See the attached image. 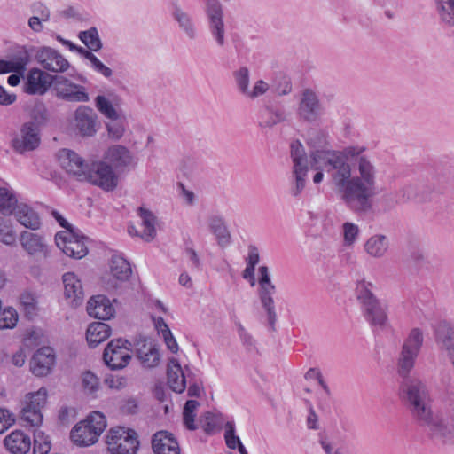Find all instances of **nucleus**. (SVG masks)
Wrapping results in <instances>:
<instances>
[{
	"instance_id": "nucleus-5",
	"label": "nucleus",
	"mask_w": 454,
	"mask_h": 454,
	"mask_svg": "<svg viewBox=\"0 0 454 454\" xmlns=\"http://www.w3.org/2000/svg\"><path fill=\"white\" fill-rule=\"evenodd\" d=\"M290 154L293 162L290 193L294 197H298L306 186L309 160L305 148L299 140L291 143Z\"/></svg>"
},
{
	"instance_id": "nucleus-18",
	"label": "nucleus",
	"mask_w": 454,
	"mask_h": 454,
	"mask_svg": "<svg viewBox=\"0 0 454 454\" xmlns=\"http://www.w3.org/2000/svg\"><path fill=\"white\" fill-rule=\"evenodd\" d=\"M56 96L68 102H89L90 97L86 88L73 82L64 76H56L54 81Z\"/></svg>"
},
{
	"instance_id": "nucleus-10",
	"label": "nucleus",
	"mask_w": 454,
	"mask_h": 454,
	"mask_svg": "<svg viewBox=\"0 0 454 454\" xmlns=\"http://www.w3.org/2000/svg\"><path fill=\"white\" fill-rule=\"evenodd\" d=\"M86 238L77 229H67L59 231L55 236L57 247L72 258L81 259L88 254L85 245Z\"/></svg>"
},
{
	"instance_id": "nucleus-58",
	"label": "nucleus",
	"mask_w": 454,
	"mask_h": 454,
	"mask_svg": "<svg viewBox=\"0 0 454 454\" xmlns=\"http://www.w3.org/2000/svg\"><path fill=\"white\" fill-rule=\"evenodd\" d=\"M235 325L237 327V332L239 337L245 348L247 350H252L255 347V341L252 335L246 330L244 325L240 323V321H235Z\"/></svg>"
},
{
	"instance_id": "nucleus-60",
	"label": "nucleus",
	"mask_w": 454,
	"mask_h": 454,
	"mask_svg": "<svg viewBox=\"0 0 454 454\" xmlns=\"http://www.w3.org/2000/svg\"><path fill=\"white\" fill-rule=\"evenodd\" d=\"M15 422L14 415L6 409H0V434H3Z\"/></svg>"
},
{
	"instance_id": "nucleus-50",
	"label": "nucleus",
	"mask_w": 454,
	"mask_h": 454,
	"mask_svg": "<svg viewBox=\"0 0 454 454\" xmlns=\"http://www.w3.org/2000/svg\"><path fill=\"white\" fill-rule=\"evenodd\" d=\"M372 287V284L371 282H367L365 280H361L357 282L356 288V297L359 300L362 307L369 302L377 300V298L374 296L371 290Z\"/></svg>"
},
{
	"instance_id": "nucleus-44",
	"label": "nucleus",
	"mask_w": 454,
	"mask_h": 454,
	"mask_svg": "<svg viewBox=\"0 0 454 454\" xmlns=\"http://www.w3.org/2000/svg\"><path fill=\"white\" fill-rule=\"evenodd\" d=\"M439 17L449 26L454 25V0H435Z\"/></svg>"
},
{
	"instance_id": "nucleus-6",
	"label": "nucleus",
	"mask_w": 454,
	"mask_h": 454,
	"mask_svg": "<svg viewBox=\"0 0 454 454\" xmlns=\"http://www.w3.org/2000/svg\"><path fill=\"white\" fill-rule=\"evenodd\" d=\"M423 343V334L414 328L404 340L397 358V372L402 377H407L415 365L416 359Z\"/></svg>"
},
{
	"instance_id": "nucleus-16",
	"label": "nucleus",
	"mask_w": 454,
	"mask_h": 454,
	"mask_svg": "<svg viewBox=\"0 0 454 454\" xmlns=\"http://www.w3.org/2000/svg\"><path fill=\"white\" fill-rule=\"evenodd\" d=\"M129 263L121 255L114 254L111 258L110 270L102 278L103 286L106 290L117 289L128 281L131 275Z\"/></svg>"
},
{
	"instance_id": "nucleus-7",
	"label": "nucleus",
	"mask_w": 454,
	"mask_h": 454,
	"mask_svg": "<svg viewBox=\"0 0 454 454\" xmlns=\"http://www.w3.org/2000/svg\"><path fill=\"white\" fill-rule=\"evenodd\" d=\"M258 284V296L262 307L266 311L270 329L274 331L275 324L278 318L275 309V301L273 299V295L276 293V286L270 279L269 269L267 266L259 267Z\"/></svg>"
},
{
	"instance_id": "nucleus-9",
	"label": "nucleus",
	"mask_w": 454,
	"mask_h": 454,
	"mask_svg": "<svg viewBox=\"0 0 454 454\" xmlns=\"http://www.w3.org/2000/svg\"><path fill=\"white\" fill-rule=\"evenodd\" d=\"M27 53L28 56H33L46 71L65 73L70 67L68 60L60 52L50 46H33L27 50Z\"/></svg>"
},
{
	"instance_id": "nucleus-26",
	"label": "nucleus",
	"mask_w": 454,
	"mask_h": 454,
	"mask_svg": "<svg viewBox=\"0 0 454 454\" xmlns=\"http://www.w3.org/2000/svg\"><path fill=\"white\" fill-rule=\"evenodd\" d=\"M171 15L177 24L179 30L187 39L195 40L198 37V28L192 16L178 4H172Z\"/></svg>"
},
{
	"instance_id": "nucleus-64",
	"label": "nucleus",
	"mask_w": 454,
	"mask_h": 454,
	"mask_svg": "<svg viewBox=\"0 0 454 454\" xmlns=\"http://www.w3.org/2000/svg\"><path fill=\"white\" fill-rule=\"evenodd\" d=\"M26 359L27 354L25 352V348L22 347L13 354L12 362L15 366L21 367L24 365Z\"/></svg>"
},
{
	"instance_id": "nucleus-13",
	"label": "nucleus",
	"mask_w": 454,
	"mask_h": 454,
	"mask_svg": "<svg viewBox=\"0 0 454 454\" xmlns=\"http://www.w3.org/2000/svg\"><path fill=\"white\" fill-rule=\"evenodd\" d=\"M130 343L122 339L111 340L105 348L103 359L112 370H121L126 367L130 359Z\"/></svg>"
},
{
	"instance_id": "nucleus-52",
	"label": "nucleus",
	"mask_w": 454,
	"mask_h": 454,
	"mask_svg": "<svg viewBox=\"0 0 454 454\" xmlns=\"http://www.w3.org/2000/svg\"><path fill=\"white\" fill-rule=\"evenodd\" d=\"M95 106L97 109L108 120L117 118L120 113L114 107L112 103L102 95H98L95 98Z\"/></svg>"
},
{
	"instance_id": "nucleus-56",
	"label": "nucleus",
	"mask_w": 454,
	"mask_h": 454,
	"mask_svg": "<svg viewBox=\"0 0 454 454\" xmlns=\"http://www.w3.org/2000/svg\"><path fill=\"white\" fill-rule=\"evenodd\" d=\"M82 387L88 394H94L99 388L98 378L91 372H86L82 374Z\"/></svg>"
},
{
	"instance_id": "nucleus-25",
	"label": "nucleus",
	"mask_w": 454,
	"mask_h": 454,
	"mask_svg": "<svg viewBox=\"0 0 454 454\" xmlns=\"http://www.w3.org/2000/svg\"><path fill=\"white\" fill-rule=\"evenodd\" d=\"M20 243L23 250L30 256H42L48 254L45 237L35 232L22 231Z\"/></svg>"
},
{
	"instance_id": "nucleus-2",
	"label": "nucleus",
	"mask_w": 454,
	"mask_h": 454,
	"mask_svg": "<svg viewBox=\"0 0 454 454\" xmlns=\"http://www.w3.org/2000/svg\"><path fill=\"white\" fill-rule=\"evenodd\" d=\"M402 398L412 417L418 421L428 419L430 394L427 384L419 379H409L402 386Z\"/></svg>"
},
{
	"instance_id": "nucleus-55",
	"label": "nucleus",
	"mask_w": 454,
	"mask_h": 454,
	"mask_svg": "<svg viewBox=\"0 0 454 454\" xmlns=\"http://www.w3.org/2000/svg\"><path fill=\"white\" fill-rule=\"evenodd\" d=\"M224 439L228 448L235 450L240 443V439L235 434V425L228 421L224 426Z\"/></svg>"
},
{
	"instance_id": "nucleus-32",
	"label": "nucleus",
	"mask_w": 454,
	"mask_h": 454,
	"mask_svg": "<svg viewBox=\"0 0 454 454\" xmlns=\"http://www.w3.org/2000/svg\"><path fill=\"white\" fill-rule=\"evenodd\" d=\"M16 221L27 229L36 231L41 227L39 215L28 205L18 203L12 212Z\"/></svg>"
},
{
	"instance_id": "nucleus-35",
	"label": "nucleus",
	"mask_w": 454,
	"mask_h": 454,
	"mask_svg": "<svg viewBox=\"0 0 454 454\" xmlns=\"http://www.w3.org/2000/svg\"><path fill=\"white\" fill-rule=\"evenodd\" d=\"M207 226L211 233L216 239L220 247H226L231 243V233L226 226L224 219L219 215H211L207 218Z\"/></svg>"
},
{
	"instance_id": "nucleus-47",
	"label": "nucleus",
	"mask_w": 454,
	"mask_h": 454,
	"mask_svg": "<svg viewBox=\"0 0 454 454\" xmlns=\"http://www.w3.org/2000/svg\"><path fill=\"white\" fill-rule=\"evenodd\" d=\"M125 118L121 115L109 119L106 124L108 137L115 141L120 140L125 133Z\"/></svg>"
},
{
	"instance_id": "nucleus-63",
	"label": "nucleus",
	"mask_w": 454,
	"mask_h": 454,
	"mask_svg": "<svg viewBox=\"0 0 454 454\" xmlns=\"http://www.w3.org/2000/svg\"><path fill=\"white\" fill-rule=\"evenodd\" d=\"M259 260H260V256H259V251H258L257 247L254 246H250L248 247V254L246 259L247 265L255 268V266L259 262Z\"/></svg>"
},
{
	"instance_id": "nucleus-27",
	"label": "nucleus",
	"mask_w": 454,
	"mask_h": 454,
	"mask_svg": "<svg viewBox=\"0 0 454 454\" xmlns=\"http://www.w3.org/2000/svg\"><path fill=\"white\" fill-rule=\"evenodd\" d=\"M435 343L454 367V326L440 324L435 330Z\"/></svg>"
},
{
	"instance_id": "nucleus-49",
	"label": "nucleus",
	"mask_w": 454,
	"mask_h": 454,
	"mask_svg": "<svg viewBox=\"0 0 454 454\" xmlns=\"http://www.w3.org/2000/svg\"><path fill=\"white\" fill-rule=\"evenodd\" d=\"M199 402L195 400H188L184 407L183 420L184 424L189 430H195L197 426L195 424L196 410L199 407Z\"/></svg>"
},
{
	"instance_id": "nucleus-40",
	"label": "nucleus",
	"mask_w": 454,
	"mask_h": 454,
	"mask_svg": "<svg viewBox=\"0 0 454 454\" xmlns=\"http://www.w3.org/2000/svg\"><path fill=\"white\" fill-rule=\"evenodd\" d=\"M18 203L16 194L11 188L0 187V213L3 215H12Z\"/></svg>"
},
{
	"instance_id": "nucleus-37",
	"label": "nucleus",
	"mask_w": 454,
	"mask_h": 454,
	"mask_svg": "<svg viewBox=\"0 0 454 454\" xmlns=\"http://www.w3.org/2000/svg\"><path fill=\"white\" fill-rule=\"evenodd\" d=\"M112 333L111 327L103 322H94L89 325L86 331V340L90 348H95L106 340Z\"/></svg>"
},
{
	"instance_id": "nucleus-19",
	"label": "nucleus",
	"mask_w": 454,
	"mask_h": 454,
	"mask_svg": "<svg viewBox=\"0 0 454 454\" xmlns=\"http://www.w3.org/2000/svg\"><path fill=\"white\" fill-rule=\"evenodd\" d=\"M39 144V131L34 122L24 123L12 140L13 150L20 154L35 150Z\"/></svg>"
},
{
	"instance_id": "nucleus-15",
	"label": "nucleus",
	"mask_w": 454,
	"mask_h": 454,
	"mask_svg": "<svg viewBox=\"0 0 454 454\" xmlns=\"http://www.w3.org/2000/svg\"><path fill=\"white\" fill-rule=\"evenodd\" d=\"M103 160L118 172L129 171L137 165L133 153L121 145H112L103 153Z\"/></svg>"
},
{
	"instance_id": "nucleus-12",
	"label": "nucleus",
	"mask_w": 454,
	"mask_h": 454,
	"mask_svg": "<svg viewBox=\"0 0 454 454\" xmlns=\"http://www.w3.org/2000/svg\"><path fill=\"white\" fill-rule=\"evenodd\" d=\"M233 77L238 91L249 100L266 95L270 89V84L262 79L256 80L250 87V71L247 67H241L234 71Z\"/></svg>"
},
{
	"instance_id": "nucleus-39",
	"label": "nucleus",
	"mask_w": 454,
	"mask_h": 454,
	"mask_svg": "<svg viewBox=\"0 0 454 454\" xmlns=\"http://www.w3.org/2000/svg\"><path fill=\"white\" fill-rule=\"evenodd\" d=\"M138 215L142 220L143 226L141 239L147 242L152 241L156 236V217L151 211L144 207L138 208Z\"/></svg>"
},
{
	"instance_id": "nucleus-46",
	"label": "nucleus",
	"mask_w": 454,
	"mask_h": 454,
	"mask_svg": "<svg viewBox=\"0 0 454 454\" xmlns=\"http://www.w3.org/2000/svg\"><path fill=\"white\" fill-rule=\"evenodd\" d=\"M20 303L27 317H32L37 311V296L30 291H24L20 296Z\"/></svg>"
},
{
	"instance_id": "nucleus-43",
	"label": "nucleus",
	"mask_w": 454,
	"mask_h": 454,
	"mask_svg": "<svg viewBox=\"0 0 454 454\" xmlns=\"http://www.w3.org/2000/svg\"><path fill=\"white\" fill-rule=\"evenodd\" d=\"M47 389L41 387L37 391L27 393L24 396L23 404L42 411L47 403Z\"/></svg>"
},
{
	"instance_id": "nucleus-31",
	"label": "nucleus",
	"mask_w": 454,
	"mask_h": 454,
	"mask_svg": "<svg viewBox=\"0 0 454 454\" xmlns=\"http://www.w3.org/2000/svg\"><path fill=\"white\" fill-rule=\"evenodd\" d=\"M365 320L373 327L383 328L387 322V309L378 299L362 307Z\"/></svg>"
},
{
	"instance_id": "nucleus-8",
	"label": "nucleus",
	"mask_w": 454,
	"mask_h": 454,
	"mask_svg": "<svg viewBox=\"0 0 454 454\" xmlns=\"http://www.w3.org/2000/svg\"><path fill=\"white\" fill-rule=\"evenodd\" d=\"M83 181L106 192H112L118 186L119 178L112 166L103 160L93 161L89 165Z\"/></svg>"
},
{
	"instance_id": "nucleus-29",
	"label": "nucleus",
	"mask_w": 454,
	"mask_h": 454,
	"mask_svg": "<svg viewBox=\"0 0 454 454\" xmlns=\"http://www.w3.org/2000/svg\"><path fill=\"white\" fill-rule=\"evenodd\" d=\"M87 312L95 318L108 320L114 314V308L104 295L92 296L87 303Z\"/></svg>"
},
{
	"instance_id": "nucleus-61",
	"label": "nucleus",
	"mask_w": 454,
	"mask_h": 454,
	"mask_svg": "<svg viewBox=\"0 0 454 454\" xmlns=\"http://www.w3.org/2000/svg\"><path fill=\"white\" fill-rule=\"evenodd\" d=\"M33 12L37 14L35 17H39V19L44 22L50 20L51 12L49 8L42 3L35 4L33 6Z\"/></svg>"
},
{
	"instance_id": "nucleus-51",
	"label": "nucleus",
	"mask_w": 454,
	"mask_h": 454,
	"mask_svg": "<svg viewBox=\"0 0 454 454\" xmlns=\"http://www.w3.org/2000/svg\"><path fill=\"white\" fill-rule=\"evenodd\" d=\"M20 414L21 419L31 427H38L43 422L42 411L28 405L23 404Z\"/></svg>"
},
{
	"instance_id": "nucleus-48",
	"label": "nucleus",
	"mask_w": 454,
	"mask_h": 454,
	"mask_svg": "<svg viewBox=\"0 0 454 454\" xmlns=\"http://www.w3.org/2000/svg\"><path fill=\"white\" fill-rule=\"evenodd\" d=\"M51 449L50 437L41 430H35L34 433V454H47Z\"/></svg>"
},
{
	"instance_id": "nucleus-24",
	"label": "nucleus",
	"mask_w": 454,
	"mask_h": 454,
	"mask_svg": "<svg viewBox=\"0 0 454 454\" xmlns=\"http://www.w3.org/2000/svg\"><path fill=\"white\" fill-rule=\"evenodd\" d=\"M55 364V354L50 347L39 348L30 361V369L34 375L43 377L48 375Z\"/></svg>"
},
{
	"instance_id": "nucleus-17",
	"label": "nucleus",
	"mask_w": 454,
	"mask_h": 454,
	"mask_svg": "<svg viewBox=\"0 0 454 454\" xmlns=\"http://www.w3.org/2000/svg\"><path fill=\"white\" fill-rule=\"evenodd\" d=\"M297 114L304 121L314 122L323 114V106L317 94L311 89H305L300 95Z\"/></svg>"
},
{
	"instance_id": "nucleus-54",
	"label": "nucleus",
	"mask_w": 454,
	"mask_h": 454,
	"mask_svg": "<svg viewBox=\"0 0 454 454\" xmlns=\"http://www.w3.org/2000/svg\"><path fill=\"white\" fill-rule=\"evenodd\" d=\"M19 316L15 309L9 307L0 312V329H12L18 323Z\"/></svg>"
},
{
	"instance_id": "nucleus-36",
	"label": "nucleus",
	"mask_w": 454,
	"mask_h": 454,
	"mask_svg": "<svg viewBox=\"0 0 454 454\" xmlns=\"http://www.w3.org/2000/svg\"><path fill=\"white\" fill-rule=\"evenodd\" d=\"M167 374L170 388L176 393H183L186 387V380L182 367L176 359H169Z\"/></svg>"
},
{
	"instance_id": "nucleus-34",
	"label": "nucleus",
	"mask_w": 454,
	"mask_h": 454,
	"mask_svg": "<svg viewBox=\"0 0 454 454\" xmlns=\"http://www.w3.org/2000/svg\"><path fill=\"white\" fill-rule=\"evenodd\" d=\"M427 421H419L420 424L427 426L432 434L440 438L450 440L454 437V425L442 418L434 417L432 411H429Z\"/></svg>"
},
{
	"instance_id": "nucleus-21",
	"label": "nucleus",
	"mask_w": 454,
	"mask_h": 454,
	"mask_svg": "<svg viewBox=\"0 0 454 454\" xmlns=\"http://www.w3.org/2000/svg\"><path fill=\"white\" fill-rule=\"evenodd\" d=\"M64 296L73 308L80 306L84 300V290L82 280L74 272H66L62 276Z\"/></svg>"
},
{
	"instance_id": "nucleus-53",
	"label": "nucleus",
	"mask_w": 454,
	"mask_h": 454,
	"mask_svg": "<svg viewBox=\"0 0 454 454\" xmlns=\"http://www.w3.org/2000/svg\"><path fill=\"white\" fill-rule=\"evenodd\" d=\"M342 231H343V244L345 247H353L354 244L357 241L359 234H360V229L358 225L346 222L342 225Z\"/></svg>"
},
{
	"instance_id": "nucleus-1",
	"label": "nucleus",
	"mask_w": 454,
	"mask_h": 454,
	"mask_svg": "<svg viewBox=\"0 0 454 454\" xmlns=\"http://www.w3.org/2000/svg\"><path fill=\"white\" fill-rule=\"evenodd\" d=\"M307 144L313 166L325 170L331 187L342 202L354 212L369 211L377 191L378 171L372 160L364 154L365 147L333 150L324 130L310 132Z\"/></svg>"
},
{
	"instance_id": "nucleus-57",
	"label": "nucleus",
	"mask_w": 454,
	"mask_h": 454,
	"mask_svg": "<svg viewBox=\"0 0 454 454\" xmlns=\"http://www.w3.org/2000/svg\"><path fill=\"white\" fill-rule=\"evenodd\" d=\"M90 67L97 73L103 75L105 78L110 79L113 75V71L110 67H106L96 55H88Z\"/></svg>"
},
{
	"instance_id": "nucleus-23",
	"label": "nucleus",
	"mask_w": 454,
	"mask_h": 454,
	"mask_svg": "<svg viewBox=\"0 0 454 454\" xmlns=\"http://www.w3.org/2000/svg\"><path fill=\"white\" fill-rule=\"evenodd\" d=\"M390 239L383 233L370 236L364 243L363 249L365 254L374 260H381L387 256L390 251Z\"/></svg>"
},
{
	"instance_id": "nucleus-45",
	"label": "nucleus",
	"mask_w": 454,
	"mask_h": 454,
	"mask_svg": "<svg viewBox=\"0 0 454 454\" xmlns=\"http://www.w3.org/2000/svg\"><path fill=\"white\" fill-rule=\"evenodd\" d=\"M79 38L90 51H98L102 48L98 29L94 27L80 32Z\"/></svg>"
},
{
	"instance_id": "nucleus-38",
	"label": "nucleus",
	"mask_w": 454,
	"mask_h": 454,
	"mask_svg": "<svg viewBox=\"0 0 454 454\" xmlns=\"http://www.w3.org/2000/svg\"><path fill=\"white\" fill-rule=\"evenodd\" d=\"M285 111L280 107L266 106L260 114L259 125L262 128L273 126L286 121Z\"/></svg>"
},
{
	"instance_id": "nucleus-42",
	"label": "nucleus",
	"mask_w": 454,
	"mask_h": 454,
	"mask_svg": "<svg viewBox=\"0 0 454 454\" xmlns=\"http://www.w3.org/2000/svg\"><path fill=\"white\" fill-rule=\"evenodd\" d=\"M28 60L27 51H26L23 55H20L14 59L0 60V74L22 72L27 65Z\"/></svg>"
},
{
	"instance_id": "nucleus-3",
	"label": "nucleus",
	"mask_w": 454,
	"mask_h": 454,
	"mask_svg": "<svg viewBox=\"0 0 454 454\" xmlns=\"http://www.w3.org/2000/svg\"><path fill=\"white\" fill-rule=\"evenodd\" d=\"M106 427V419L99 411L91 412L84 420L78 422L70 432V438L78 447L95 444Z\"/></svg>"
},
{
	"instance_id": "nucleus-33",
	"label": "nucleus",
	"mask_w": 454,
	"mask_h": 454,
	"mask_svg": "<svg viewBox=\"0 0 454 454\" xmlns=\"http://www.w3.org/2000/svg\"><path fill=\"white\" fill-rule=\"evenodd\" d=\"M4 444L12 454H26L31 448V439L23 431L14 430L5 436Z\"/></svg>"
},
{
	"instance_id": "nucleus-4",
	"label": "nucleus",
	"mask_w": 454,
	"mask_h": 454,
	"mask_svg": "<svg viewBox=\"0 0 454 454\" xmlns=\"http://www.w3.org/2000/svg\"><path fill=\"white\" fill-rule=\"evenodd\" d=\"M106 444L109 454H137L140 443L133 429L115 427L107 431Z\"/></svg>"
},
{
	"instance_id": "nucleus-20",
	"label": "nucleus",
	"mask_w": 454,
	"mask_h": 454,
	"mask_svg": "<svg viewBox=\"0 0 454 454\" xmlns=\"http://www.w3.org/2000/svg\"><path fill=\"white\" fill-rule=\"evenodd\" d=\"M59 160L61 167L79 181H83L89 165L75 152L70 149H62L59 153Z\"/></svg>"
},
{
	"instance_id": "nucleus-11",
	"label": "nucleus",
	"mask_w": 454,
	"mask_h": 454,
	"mask_svg": "<svg viewBox=\"0 0 454 454\" xmlns=\"http://www.w3.org/2000/svg\"><path fill=\"white\" fill-rule=\"evenodd\" d=\"M71 126L76 135L91 137L99 128L98 114L88 106H79L74 112Z\"/></svg>"
},
{
	"instance_id": "nucleus-30",
	"label": "nucleus",
	"mask_w": 454,
	"mask_h": 454,
	"mask_svg": "<svg viewBox=\"0 0 454 454\" xmlns=\"http://www.w3.org/2000/svg\"><path fill=\"white\" fill-rule=\"evenodd\" d=\"M152 447L155 454H181L178 442L167 431H159L153 434Z\"/></svg>"
},
{
	"instance_id": "nucleus-59",
	"label": "nucleus",
	"mask_w": 454,
	"mask_h": 454,
	"mask_svg": "<svg viewBox=\"0 0 454 454\" xmlns=\"http://www.w3.org/2000/svg\"><path fill=\"white\" fill-rule=\"evenodd\" d=\"M104 382L109 388L115 390L122 389L127 386L126 377L119 375H106Z\"/></svg>"
},
{
	"instance_id": "nucleus-41",
	"label": "nucleus",
	"mask_w": 454,
	"mask_h": 454,
	"mask_svg": "<svg viewBox=\"0 0 454 454\" xmlns=\"http://www.w3.org/2000/svg\"><path fill=\"white\" fill-rule=\"evenodd\" d=\"M0 242L14 247L17 242V233L12 220L0 216Z\"/></svg>"
},
{
	"instance_id": "nucleus-14",
	"label": "nucleus",
	"mask_w": 454,
	"mask_h": 454,
	"mask_svg": "<svg viewBox=\"0 0 454 454\" xmlns=\"http://www.w3.org/2000/svg\"><path fill=\"white\" fill-rule=\"evenodd\" d=\"M205 13L208 21L211 35L218 46L225 43V25L223 21V9L219 0H206Z\"/></svg>"
},
{
	"instance_id": "nucleus-28",
	"label": "nucleus",
	"mask_w": 454,
	"mask_h": 454,
	"mask_svg": "<svg viewBox=\"0 0 454 454\" xmlns=\"http://www.w3.org/2000/svg\"><path fill=\"white\" fill-rule=\"evenodd\" d=\"M137 355L144 367H156L160 361L158 348L152 341L140 338L136 343Z\"/></svg>"
},
{
	"instance_id": "nucleus-22",
	"label": "nucleus",
	"mask_w": 454,
	"mask_h": 454,
	"mask_svg": "<svg viewBox=\"0 0 454 454\" xmlns=\"http://www.w3.org/2000/svg\"><path fill=\"white\" fill-rule=\"evenodd\" d=\"M51 83V75L42 69L34 67L27 74L24 91L29 95H43Z\"/></svg>"
},
{
	"instance_id": "nucleus-62",
	"label": "nucleus",
	"mask_w": 454,
	"mask_h": 454,
	"mask_svg": "<svg viewBox=\"0 0 454 454\" xmlns=\"http://www.w3.org/2000/svg\"><path fill=\"white\" fill-rule=\"evenodd\" d=\"M17 99V96L14 93H9L3 86L0 85V105L1 106H11Z\"/></svg>"
}]
</instances>
